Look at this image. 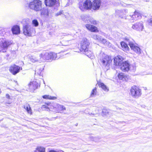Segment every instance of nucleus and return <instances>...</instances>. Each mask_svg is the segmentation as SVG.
<instances>
[{
	"mask_svg": "<svg viewBox=\"0 0 152 152\" xmlns=\"http://www.w3.org/2000/svg\"><path fill=\"white\" fill-rule=\"evenodd\" d=\"M79 8L82 11L85 10H91L92 8V2L90 0H86L84 2L83 5L80 4Z\"/></svg>",
	"mask_w": 152,
	"mask_h": 152,
	"instance_id": "10",
	"label": "nucleus"
},
{
	"mask_svg": "<svg viewBox=\"0 0 152 152\" xmlns=\"http://www.w3.org/2000/svg\"><path fill=\"white\" fill-rule=\"evenodd\" d=\"M12 33L15 34H20V27L18 25L14 26L12 28Z\"/></svg>",
	"mask_w": 152,
	"mask_h": 152,
	"instance_id": "20",
	"label": "nucleus"
},
{
	"mask_svg": "<svg viewBox=\"0 0 152 152\" xmlns=\"http://www.w3.org/2000/svg\"><path fill=\"white\" fill-rule=\"evenodd\" d=\"M92 37L94 39L97 40L99 42V40H101V36L99 35L94 34L92 36Z\"/></svg>",
	"mask_w": 152,
	"mask_h": 152,
	"instance_id": "31",
	"label": "nucleus"
},
{
	"mask_svg": "<svg viewBox=\"0 0 152 152\" xmlns=\"http://www.w3.org/2000/svg\"><path fill=\"white\" fill-rule=\"evenodd\" d=\"M47 105L49 107V110H50L51 109H54L55 110V108H53V104L51 103H48Z\"/></svg>",
	"mask_w": 152,
	"mask_h": 152,
	"instance_id": "37",
	"label": "nucleus"
},
{
	"mask_svg": "<svg viewBox=\"0 0 152 152\" xmlns=\"http://www.w3.org/2000/svg\"><path fill=\"white\" fill-rule=\"evenodd\" d=\"M34 152H45V148L42 147H37Z\"/></svg>",
	"mask_w": 152,
	"mask_h": 152,
	"instance_id": "23",
	"label": "nucleus"
},
{
	"mask_svg": "<svg viewBox=\"0 0 152 152\" xmlns=\"http://www.w3.org/2000/svg\"><path fill=\"white\" fill-rule=\"evenodd\" d=\"M6 97L8 99H10V95L8 94H7L6 95Z\"/></svg>",
	"mask_w": 152,
	"mask_h": 152,
	"instance_id": "41",
	"label": "nucleus"
},
{
	"mask_svg": "<svg viewBox=\"0 0 152 152\" xmlns=\"http://www.w3.org/2000/svg\"><path fill=\"white\" fill-rule=\"evenodd\" d=\"M95 113H91V115H98L99 113V110L97 108H96V110H95Z\"/></svg>",
	"mask_w": 152,
	"mask_h": 152,
	"instance_id": "39",
	"label": "nucleus"
},
{
	"mask_svg": "<svg viewBox=\"0 0 152 152\" xmlns=\"http://www.w3.org/2000/svg\"><path fill=\"white\" fill-rule=\"evenodd\" d=\"M99 86L102 88L105 91H108V89L105 85L103 83H99Z\"/></svg>",
	"mask_w": 152,
	"mask_h": 152,
	"instance_id": "28",
	"label": "nucleus"
},
{
	"mask_svg": "<svg viewBox=\"0 0 152 152\" xmlns=\"http://www.w3.org/2000/svg\"><path fill=\"white\" fill-rule=\"evenodd\" d=\"M121 69L123 71H128L129 70L134 71L136 69L135 66L130 65L128 61H125L122 63L120 65Z\"/></svg>",
	"mask_w": 152,
	"mask_h": 152,
	"instance_id": "8",
	"label": "nucleus"
},
{
	"mask_svg": "<svg viewBox=\"0 0 152 152\" xmlns=\"http://www.w3.org/2000/svg\"><path fill=\"white\" fill-rule=\"evenodd\" d=\"M11 43L3 39H0V52L5 53Z\"/></svg>",
	"mask_w": 152,
	"mask_h": 152,
	"instance_id": "7",
	"label": "nucleus"
},
{
	"mask_svg": "<svg viewBox=\"0 0 152 152\" xmlns=\"http://www.w3.org/2000/svg\"><path fill=\"white\" fill-rule=\"evenodd\" d=\"M96 88H95L92 91L91 94V97H93L96 94Z\"/></svg>",
	"mask_w": 152,
	"mask_h": 152,
	"instance_id": "33",
	"label": "nucleus"
},
{
	"mask_svg": "<svg viewBox=\"0 0 152 152\" xmlns=\"http://www.w3.org/2000/svg\"><path fill=\"white\" fill-rule=\"evenodd\" d=\"M40 59L42 60L55 59L57 57V54L54 53H48L46 51L42 52L39 55Z\"/></svg>",
	"mask_w": 152,
	"mask_h": 152,
	"instance_id": "6",
	"label": "nucleus"
},
{
	"mask_svg": "<svg viewBox=\"0 0 152 152\" xmlns=\"http://www.w3.org/2000/svg\"><path fill=\"white\" fill-rule=\"evenodd\" d=\"M86 27L88 30L91 31L93 32H97L98 31L97 28L93 25L86 24Z\"/></svg>",
	"mask_w": 152,
	"mask_h": 152,
	"instance_id": "16",
	"label": "nucleus"
},
{
	"mask_svg": "<svg viewBox=\"0 0 152 152\" xmlns=\"http://www.w3.org/2000/svg\"><path fill=\"white\" fill-rule=\"evenodd\" d=\"M29 59L30 61L33 63L39 61L36 58H34L33 56L30 57Z\"/></svg>",
	"mask_w": 152,
	"mask_h": 152,
	"instance_id": "36",
	"label": "nucleus"
},
{
	"mask_svg": "<svg viewBox=\"0 0 152 152\" xmlns=\"http://www.w3.org/2000/svg\"><path fill=\"white\" fill-rule=\"evenodd\" d=\"M123 58L120 56H118L115 57L114 59V64L116 66H120L121 62L123 60Z\"/></svg>",
	"mask_w": 152,
	"mask_h": 152,
	"instance_id": "14",
	"label": "nucleus"
},
{
	"mask_svg": "<svg viewBox=\"0 0 152 152\" xmlns=\"http://www.w3.org/2000/svg\"><path fill=\"white\" fill-rule=\"evenodd\" d=\"M47 104H47V105H43L41 107V108L44 110L48 111L49 110V107L48 105Z\"/></svg>",
	"mask_w": 152,
	"mask_h": 152,
	"instance_id": "32",
	"label": "nucleus"
},
{
	"mask_svg": "<svg viewBox=\"0 0 152 152\" xmlns=\"http://www.w3.org/2000/svg\"><path fill=\"white\" fill-rule=\"evenodd\" d=\"M28 6L35 11H39L42 9V2L39 0H34L28 4Z\"/></svg>",
	"mask_w": 152,
	"mask_h": 152,
	"instance_id": "3",
	"label": "nucleus"
},
{
	"mask_svg": "<svg viewBox=\"0 0 152 152\" xmlns=\"http://www.w3.org/2000/svg\"><path fill=\"white\" fill-rule=\"evenodd\" d=\"M22 69L21 67L14 64L10 66L9 70L13 75H15L19 72L20 70Z\"/></svg>",
	"mask_w": 152,
	"mask_h": 152,
	"instance_id": "11",
	"label": "nucleus"
},
{
	"mask_svg": "<svg viewBox=\"0 0 152 152\" xmlns=\"http://www.w3.org/2000/svg\"><path fill=\"white\" fill-rule=\"evenodd\" d=\"M131 17L134 20H137L141 18V15L140 13L135 11L134 14L132 15Z\"/></svg>",
	"mask_w": 152,
	"mask_h": 152,
	"instance_id": "21",
	"label": "nucleus"
},
{
	"mask_svg": "<svg viewBox=\"0 0 152 152\" xmlns=\"http://www.w3.org/2000/svg\"><path fill=\"white\" fill-rule=\"evenodd\" d=\"M49 152H57L55 151H54V150H50V151Z\"/></svg>",
	"mask_w": 152,
	"mask_h": 152,
	"instance_id": "42",
	"label": "nucleus"
},
{
	"mask_svg": "<svg viewBox=\"0 0 152 152\" xmlns=\"http://www.w3.org/2000/svg\"><path fill=\"white\" fill-rule=\"evenodd\" d=\"M70 40H63L61 42V45L63 46H66L70 45L71 44Z\"/></svg>",
	"mask_w": 152,
	"mask_h": 152,
	"instance_id": "27",
	"label": "nucleus"
},
{
	"mask_svg": "<svg viewBox=\"0 0 152 152\" xmlns=\"http://www.w3.org/2000/svg\"><path fill=\"white\" fill-rule=\"evenodd\" d=\"M53 108H55V111L56 113H59L60 111L65 110L66 108L64 107L62 105L55 103L53 104Z\"/></svg>",
	"mask_w": 152,
	"mask_h": 152,
	"instance_id": "15",
	"label": "nucleus"
},
{
	"mask_svg": "<svg viewBox=\"0 0 152 152\" xmlns=\"http://www.w3.org/2000/svg\"><path fill=\"white\" fill-rule=\"evenodd\" d=\"M70 4V3L69 2H68L67 4H66V6H69Z\"/></svg>",
	"mask_w": 152,
	"mask_h": 152,
	"instance_id": "43",
	"label": "nucleus"
},
{
	"mask_svg": "<svg viewBox=\"0 0 152 152\" xmlns=\"http://www.w3.org/2000/svg\"><path fill=\"white\" fill-rule=\"evenodd\" d=\"M60 152H64V151H61Z\"/></svg>",
	"mask_w": 152,
	"mask_h": 152,
	"instance_id": "44",
	"label": "nucleus"
},
{
	"mask_svg": "<svg viewBox=\"0 0 152 152\" xmlns=\"http://www.w3.org/2000/svg\"><path fill=\"white\" fill-rule=\"evenodd\" d=\"M81 18L82 20L85 22H86V21H88L89 20V22H88V23H90L93 24H96V21L95 20L91 18H90L89 19H88V18L86 16L82 15L81 16Z\"/></svg>",
	"mask_w": 152,
	"mask_h": 152,
	"instance_id": "18",
	"label": "nucleus"
},
{
	"mask_svg": "<svg viewBox=\"0 0 152 152\" xmlns=\"http://www.w3.org/2000/svg\"><path fill=\"white\" fill-rule=\"evenodd\" d=\"M41 14L42 15H43L45 17H48V10L46 9H43L42 10Z\"/></svg>",
	"mask_w": 152,
	"mask_h": 152,
	"instance_id": "24",
	"label": "nucleus"
},
{
	"mask_svg": "<svg viewBox=\"0 0 152 152\" xmlns=\"http://www.w3.org/2000/svg\"><path fill=\"white\" fill-rule=\"evenodd\" d=\"M60 13H59V14H58H58L57 15H60Z\"/></svg>",
	"mask_w": 152,
	"mask_h": 152,
	"instance_id": "45",
	"label": "nucleus"
},
{
	"mask_svg": "<svg viewBox=\"0 0 152 152\" xmlns=\"http://www.w3.org/2000/svg\"><path fill=\"white\" fill-rule=\"evenodd\" d=\"M29 88L31 91H34L38 88V83L36 81L31 82L28 84Z\"/></svg>",
	"mask_w": 152,
	"mask_h": 152,
	"instance_id": "17",
	"label": "nucleus"
},
{
	"mask_svg": "<svg viewBox=\"0 0 152 152\" xmlns=\"http://www.w3.org/2000/svg\"><path fill=\"white\" fill-rule=\"evenodd\" d=\"M99 57L102 65L108 69L112 62L110 57L103 53H101Z\"/></svg>",
	"mask_w": 152,
	"mask_h": 152,
	"instance_id": "4",
	"label": "nucleus"
},
{
	"mask_svg": "<svg viewBox=\"0 0 152 152\" xmlns=\"http://www.w3.org/2000/svg\"><path fill=\"white\" fill-rule=\"evenodd\" d=\"M125 40L128 42L129 45L131 49L138 54L141 53V50L133 40L132 38L130 37H125Z\"/></svg>",
	"mask_w": 152,
	"mask_h": 152,
	"instance_id": "5",
	"label": "nucleus"
},
{
	"mask_svg": "<svg viewBox=\"0 0 152 152\" xmlns=\"http://www.w3.org/2000/svg\"><path fill=\"white\" fill-rule=\"evenodd\" d=\"M91 140L95 142H98L100 141V138L98 137H92Z\"/></svg>",
	"mask_w": 152,
	"mask_h": 152,
	"instance_id": "35",
	"label": "nucleus"
},
{
	"mask_svg": "<svg viewBox=\"0 0 152 152\" xmlns=\"http://www.w3.org/2000/svg\"><path fill=\"white\" fill-rule=\"evenodd\" d=\"M56 2V0H45V4L47 6L52 7L55 5Z\"/></svg>",
	"mask_w": 152,
	"mask_h": 152,
	"instance_id": "19",
	"label": "nucleus"
},
{
	"mask_svg": "<svg viewBox=\"0 0 152 152\" xmlns=\"http://www.w3.org/2000/svg\"><path fill=\"white\" fill-rule=\"evenodd\" d=\"M121 44L123 50L124 51L127 52L129 50V48L127 44L124 42H122L121 43Z\"/></svg>",
	"mask_w": 152,
	"mask_h": 152,
	"instance_id": "22",
	"label": "nucleus"
},
{
	"mask_svg": "<svg viewBox=\"0 0 152 152\" xmlns=\"http://www.w3.org/2000/svg\"><path fill=\"white\" fill-rule=\"evenodd\" d=\"M23 24V33L27 36H31L32 33L35 31V29L30 24V21L28 19H24L22 21Z\"/></svg>",
	"mask_w": 152,
	"mask_h": 152,
	"instance_id": "1",
	"label": "nucleus"
},
{
	"mask_svg": "<svg viewBox=\"0 0 152 152\" xmlns=\"http://www.w3.org/2000/svg\"><path fill=\"white\" fill-rule=\"evenodd\" d=\"M42 97L44 99L54 100L56 99L57 98L55 96H51L49 95H45L42 96Z\"/></svg>",
	"mask_w": 152,
	"mask_h": 152,
	"instance_id": "26",
	"label": "nucleus"
},
{
	"mask_svg": "<svg viewBox=\"0 0 152 152\" xmlns=\"http://www.w3.org/2000/svg\"><path fill=\"white\" fill-rule=\"evenodd\" d=\"M118 77L119 79L124 80H126V77L124 74L120 73L118 75Z\"/></svg>",
	"mask_w": 152,
	"mask_h": 152,
	"instance_id": "29",
	"label": "nucleus"
},
{
	"mask_svg": "<svg viewBox=\"0 0 152 152\" xmlns=\"http://www.w3.org/2000/svg\"><path fill=\"white\" fill-rule=\"evenodd\" d=\"M130 91L132 96L134 98L140 96L141 95V90L138 87L134 86L131 88Z\"/></svg>",
	"mask_w": 152,
	"mask_h": 152,
	"instance_id": "9",
	"label": "nucleus"
},
{
	"mask_svg": "<svg viewBox=\"0 0 152 152\" xmlns=\"http://www.w3.org/2000/svg\"><path fill=\"white\" fill-rule=\"evenodd\" d=\"M101 40L99 41V42H101L106 46L110 45V43L106 40V39L102 38L101 37Z\"/></svg>",
	"mask_w": 152,
	"mask_h": 152,
	"instance_id": "25",
	"label": "nucleus"
},
{
	"mask_svg": "<svg viewBox=\"0 0 152 152\" xmlns=\"http://www.w3.org/2000/svg\"><path fill=\"white\" fill-rule=\"evenodd\" d=\"M149 24L152 26V18L150 19L148 21Z\"/></svg>",
	"mask_w": 152,
	"mask_h": 152,
	"instance_id": "40",
	"label": "nucleus"
},
{
	"mask_svg": "<svg viewBox=\"0 0 152 152\" xmlns=\"http://www.w3.org/2000/svg\"><path fill=\"white\" fill-rule=\"evenodd\" d=\"M89 44V43L87 39H83L80 42V49L82 51L85 52L86 55L91 59H92L94 57L91 56V51L88 50Z\"/></svg>",
	"mask_w": 152,
	"mask_h": 152,
	"instance_id": "2",
	"label": "nucleus"
},
{
	"mask_svg": "<svg viewBox=\"0 0 152 152\" xmlns=\"http://www.w3.org/2000/svg\"><path fill=\"white\" fill-rule=\"evenodd\" d=\"M132 28L134 30L142 31L143 28V24L142 22H137L133 25Z\"/></svg>",
	"mask_w": 152,
	"mask_h": 152,
	"instance_id": "13",
	"label": "nucleus"
},
{
	"mask_svg": "<svg viewBox=\"0 0 152 152\" xmlns=\"http://www.w3.org/2000/svg\"><path fill=\"white\" fill-rule=\"evenodd\" d=\"M102 113L103 114H104L107 117L109 116L108 115H109V113L107 111L105 110H104L102 111Z\"/></svg>",
	"mask_w": 152,
	"mask_h": 152,
	"instance_id": "38",
	"label": "nucleus"
},
{
	"mask_svg": "<svg viewBox=\"0 0 152 152\" xmlns=\"http://www.w3.org/2000/svg\"><path fill=\"white\" fill-rule=\"evenodd\" d=\"M92 9L94 10H99L101 5V1L100 0H94L92 2Z\"/></svg>",
	"mask_w": 152,
	"mask_h": 152,
	"instance_id": "12",
	"label": "nucleus"
},
{
	"mask_svg": "<svg viewBox=\"0 0 152 152\" xmlns=\"http://www.w3.org/2000/svg\"><path fill=\"white\" fill-rule=\"evenodd\" d=\"M24 108L26 110L27 112L29 113H31V108L30 105L28 104H26L24 106Z\"/></svg>",
	"mask_w": 152,
	"mask_h": 152,
	"instance_id": "30",
	"label": "nucleus"
},
{
	"mask_svg": "<svg viewBox=\"0 0 152 152\" xmlns=\"http://www.w3.org/2000/svg\"><path fill=\"white\" fill-rule=\"evenodd\" d=\"M32 24L35 27H37L38 26L39 23L37 20H34L32 21Z\"/></svg>",
	"mask_w": 152,
	"mask_h": 152,
	"instance_id": "34",
	"label": "nucleus"
}]
</instances>
